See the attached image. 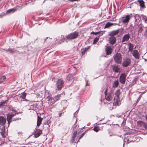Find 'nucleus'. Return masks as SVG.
Returning a JSON list of instances; mask_svg holds the SVG:
<instances>
[{
	"mask_svg": "<svg viewBox=\"0 0 147 147\" xmlns=\"http://www.w3.org/2000/svg\"><path fill=\"white\" fill-rule=\"evenodd\" d=\"M145 76H145V75H144V76H143V78H144L145 77Z\"/></svg>",
	"mask_w": 147,
	"mask_h": 147,
	"instance_id": "nucleus-54",
	"label": "nucleus"
},
{
	"mask_svg": "<svg viewBox=\"0 0 147 147\" xmlns=\"http://www.w3.org/2000/svg\"><path fill=\"white\" fill-rule=\"evenodd\" d=\"M98 32H99V34H99V36L100 35H102L104 33V32H103L102 31H99Z\"/></svg>",
	"mask_w": 147,
	"mask_h": 147,
	"instance_id": "nucleus-45",
	"label": "nucleus"
},
{
	"mask_svg": "<svg viewBox=\"0 0 147 147\" xmlns=\"http://www.w3.org/2000/svg\"><path fill=\"white\" fill-rule=\"evenodd\" d=\"M120 91L119 90H117L115 93V97H119V96L120 94Z\"/></svg>",
	"mask_w": 147,
	"mask_h": 147,
	"instance_id": "nucleus-33",
	"label": "nucleus"
},
{
	"mask_svg": "<svg viewBox=\"0 0 147 147\" xmlns=\"http://www.w3.org/2000/svg\"><path fill=\"white\" fill-rule=\"evenodd\" d=\"M48 103L49 106L52 105L55 102V101L52 97L49 96L47 97Z\"/></svg>",
	"mask_w": 147,
	"mask_h": 147,
	"instance_id": "nucleus-19",
	"label": "nucleus"
},
{
	"mask_svg": "<svg viewBox=\"0 0 147 147\" xmlns=\"http://www.w3.org/2000/svg\"><path fill=\"white\" fill-rule=\"evenodd\" d=\"M65 40H66L65 38H63L60 40V42H59V43L61 44L63 42H64Z\"/></svg>",
	"mask_w": 147,
	"mask_h": 147,
	"instance_id": "nucleus-44",
	"label": "nucleus"
},
{
	"mask_svg": "<svg viewBox=\"0 0 147 147\" xmlns=\"http://www.w3.org/2000/svg\"><path fill=\"white\" fill-rule=\"evenodd\" d=\"M110 36L109 38V42L110 44L113 45L116 42V38L115 36Z\"/></svg>",
	"mask_w": 147,
	"mask_h": 147,
	"instance_id": "nucleus-17",
	"label": "nucleus"
},
{
	"mask_svg": "<svg viewBox=\"0 0 147 147\" xmlns=\"http://www.w3.org/2000/svg\"><path fill=\"white\" fill-rule=\"evenodd\" d=\"M6 122L5 118L3 116H0V125L4 126Z\"/></svg>",
	"mask_w": 147,
	"mask_h": 147,
	"instance_id": "nucleus-18",
	"label": "nucleus"
},
{
	"mask_svg": "<svg viewBox=\"0 0 147 147\" xmlns=\"http://www.w3.org/2000/svg\"><path fill=\"white\" fill-rule=\"evenodd\" d=\"M86 51L84 49H82L81 53H82V55H83L84 54Z\"/></svg>",
	"mask_w": 147,
	"mask_h": 147,
	"instance_id": "nucleus-43",
	"label": "nucleus"
},
{
	"mask_svg": "<svg viewBox=\"0 0 147 147\" xmlns=\"http://www.w3.org/2000/svg\"><path fill=\"white\" fill-rule=\"evenodd\" d=\"M127 46L128 47L129 51H132L134 49V46L131 43H129L127 44Z\"/></svg>",
	"mask_w": 147,
	"mask_h": 147,
	"instance_id": "nucleus-24",
	"label": "nucleus"
},
{
	"mask_svg": "<svg viewBox=\"0 0 147 147\" xmlns=\"http://www.w3.org/2000/svg\"><path fill=\"white\" fill-rule=\"evenodd\" d=\"M145 119H146V121H147V115H146L145 116Z\"/></svg>",
	"mask_w": 147,
	"mask_h": 147,
	"instance_id": "nucleus-53",
	"label": "nucleus"
},
{
	"mask_svg": "<svg viewBox=\"0 0 147 147\" xmlns=\"http://www.w3.org/2000/svg\"><path fill=\"white\" fill-rule=\"evenodd\" d=\"M90 49V47H86V48H84V49H86V50L87 51V50H88V49Z\"/></svg>",
	"mask_w": 147,
	"mask_h": 147,
	"instance_id": "nucleus-50",
	"label": "nucleus"
},
{
	"mask_svg": "<svg viewBox=\"0 0 147 147\" xmlns=\"http://www.w3.org/2000/svg\"><path fill=\"white\" fill-rule=\"evenodd\" d=\"M64 81L61 79H59L55 84L56 90H60L63 85Z\"/></svg>",
	"mask_w": 147,
	"mask_h": 147,
	"instance_id": "nucleus-4",
	"label": "nucleus"
},
{
	"mask_svg": "<svg viewBox=\"0 0 147 147\" xmlns=\"http://www.w3.org/2000/svg\"><path fill=\"white\" fill-rule=\"evenodd\" d=\"M100 128L98 126L95 127L93 129V130H94V131L96 132H97L98 131L100 130Z\"/></svg>",
	"mask_w": 147,
	"mask_h": 147,
	"instance_id": "nucleus-40",
	"label": "nucleus"
},
{
	"mask_svg": "<svg viewBox=\"0 0 147 147\" xmlns=\"http://www.w3.org/2000/svg\"><path fill=\"white\" fill-rule=\"evenodd\" d=\"M19 7V6H18L16 8L14 7L12 9H10L6 11V14H9V13H13L16 11L18 9V7Z\"/></svg>",
	"mask_w": 147,
	"mask_h": 147,
	"instance_id": "nucleus-16",
	"label": "nucleus"
},
{
	"mask_svg": "<svg viewBox=\"0 0 147 147\" xmlns=\"http://www.w3.org/2000/svg\"><path fill=\"white\" fill-rule=\"evenodd\" d=\"M62 113H59V117H60L61 115V114H62Z\"/></svg>",
	"mask_w": 147,
	"mask_h": 147,
	"instance_id": "nucleus-51",
	"label": "nucleus"
},
{
	"mask_svg": "<svg viewBox=\"0 0 147 147\" xmlns=\"http://www.w3.org/2000/svg\"><path fill=\"white\" fill-rule=\"evenodd\" d=\"M131 16L129 15H127L125 17L122 18V22L123 23H128L131 18Z\"/></svg>",
	"mask_w": 147,
	"mask_h": 147,
	"instance_id": "nucleus-11",
	"label": "nucleus"
},
{
	"mask_svg": "<svg viewBox=\"0 0 147 147\" xmlns=\"http://www.w3.org/2000/svg\"><path fill=\"white\" fill-rule=\"evenodd\" d=\"M51 121H50L49 119H45L43 122V123L44 125H48L47 127L48 128L50 126Z\"/></svg>",
	"mask_w": 147,
	"mask_h": 147,
	"instance_id": "nucleus-22",
	"label": "nucleus"
},
{
	"mask_svg": "<svg viewBox=\"0 0 147 147\" xmlns=\"http://www.w3.org/2000/svg\"><path fill=\"white\" fill-rule=\"evenodd\" d=\"M79 109H78L74 114V116H75V115H76L78 112V111Z\"/></svg>",
	"mask_w": 147,
	"mask_h": 147,
	"instance_id": "nucleus-48",
	"label": "nucleus"
},
{
	"mask_svg": "<svg viewBox=\"0 0 147 147\" xmlns=\"http://www.w3.org/2000/svg\"><path fill=\"white\" fill-rule=\"evenodd\" d=\"M141 123H143V126L144 127L146 128L147 129V123H145L142 121H139Z\"/></svg>",
	"mask_w": 147,
	"mask_h": 147,
	"instance_id": "nucleus-41",
	"label": "nucleus"
},
{
	"mask_svg": "<svg viewBox=\"0 0 147 147\" xmlns=\"http://www.w3.org/2000/svg\"><path fill=\"white\" fill-rule=\"evenodd\" d=\"M115 62L118 64L121 63L122 60L121 55L120 53H117L114 56Z\"/></svg>",
	"mask_w": 147,
	"mask_h": 147,
	"instance_id": "nucleus-5",
	"label": "nucleus"
},
{
	"mask_svg": "<svg viewBox=\"0 0 147 147\" xmlns=\"http://www.w3.org/2000/svg\"><path fill=\"white\" fill-rule=\"evenodd\" d=\"M99 36H98V37H96L94 40L93 42V44H96V42L98 41L99 40Z\"/></svg>",
	"mask_w": 147,
	"mask_h": 147,
	"instance_id": "nucleus-35",
	"label": "nucleus"
},
{
	"mask_svg": "<svg viewBox=\"0 0 147 147\" xmlns=\"http://www.w3.org/2000/svg\"><path fill=\"white\" fill-rule=\"evenodd\" d=\"M112 49L110 47L106 46L105 51L106 54L107 55H109L111 54L112 52Z\"/></svg>",
	"mask_w": 147,
	"mask_h": 147,
	"instance_id": "nucleus-20",
	"label": "nucleus"
},
{
	"mask_svg": "<svg viewBox=\"0 0 147 147\" xmlns=\"http://www.w3.org/2000/svg\"><path fill=\"white\" fill-rule=\"evenodd\" d=\"M11 113H8L7 115V120L8 122V126L10 123L12 121H16L18 119H19L18 118H15L12 119V118L17 114L19 113H17V111L13 108H11L10 109Z\"/></svg>",
	"mask_w": 147,
	"mask_h": 147,
	"instance_id": "nucleus-1",
	"label": "nucleus"
},
{
	"mask_svg": "<svg viewBox=\"0 0 147 147\" xmlns=\"http://www.w3.org/2000/svg\"><path fill=\"white\" fill-rule=\"evenodd\" d=\"M142 19L144 20L146 23H147V17L143 15H142Z\"/></svg>",
	"mask_w": 147,
	"mask_h": 147,
	"instance_id": "nucleus-39",
	"label": "nucleus"
},
{
	"mask_svg": "<svg viewBox=\"0 0 147 147\" xmlns=\"http://www.w3.org/2000/svg\"><path fill=\"white\" fill-rule=\"evenodd\" d=\"M119 32V29L112 31L109 33L108 36H114L117 35Z\"/></svg>",
	"mask_w": 147,
	"mask_h": 147,
	"instance_id": "nucleus-12",
	"label": "nucleus"
},
{
	"mask_svg": "<svg viewBox=\"0 0 147 147\" xmlns=\"http://www.w3.org/2000/svg\"><path fill=\"white\" fill-rule=\"evenodd\" d=\"M138 2H139L140 6L141 7L144 8L145 7L144 2L143 0H138Z\"/></svg>",
	"mask_w": 147,
	"mask_h": 147,
	"instance_id": "nucleus-25",
	"label": "nucleus"
},
{
	"mask_svg": "<svg viewBox=\"0 0 147 147\" xmlns=\"http://www.w3.org/2000/svg\"><path fill=\"white\" fill-rule=\"evenodd\" d=\"M77 131H75L73 133L71 138V141L72 142H74L75 141V138L76 137V134H77Z\"/></svg>",
	"mask_w": 147,
	"mask_h": 147,
	"instance_id": "nucleus-23",
	"label": "nucleus"
},
{
	"mask_svg": "<svg viewBox=\"0 0 147 147\" xmlns=\"http://www.w3.org/2000/svg\"><path fill=\"white\" fill-rule=\"evenodd\" d=\"M7 51H9L11 53H15L16 51V50L14 49H8L6 50Z\"/></svg>",
	"mask_w": 147,
	"mask_h": 147,
	"instance_id": "nucleus-38",
	"label": "nucleus"
},
{
	"mask_svg": "<svg viewBox=\"0 0 147 147\" xmlns=\"http://www.w3.org/2000/svg\"><path fill=\"white\" fill-rule=\"evenodd\" d=\"M86 86H89V84H88V81L86 80Z\"/></svg>",
	"mask_w": 147,
	"mask_h": 147,
	"instance_id": "nucleus-47",
	"label": "nucleus"
},
{
	"mask_svg": "<svg viewBox=\"0 0 147 147\" xmlns=\"http://www.w3.org/2000/svg\"><path fill=\"white\" fill-rule=\"evenodd\" d=\"M134 17L135 19L134 27L136 28H138L142 25L141 21H140L141 18L139 15L138 14H136Z\"/></svg>",
	"mask_w": 147,
	"mask_h": 147,
	"instance_id": "nucleus-2",
	"label": "nucleus"
},
{
	"mask_svg": "<svg viewBox=\"0 0 147 147\" xmlns=\"http://www.w3.org/2000/svg\"><path fill=\"white\" fill-rule=\"evenodd\" d=\"M26 96V94L25 92H23L22 93L20 96V97L24 99Z\"/></svg>",
	"mask_w": 147,
	"mask_h": 147,
	"instance_id": "nucleus-36",
	"label": "nucleus"
},
{
	"mask_svg": "<svg viewBox=\"0 0 147 147\" xmlns=\"http://www.w3.org/2000/svg\"><path fill=\"white\" fill-rule=\"evenodd\" d=\"M119 84V83L118 80H116L114 81L112 84V87L114 88H117Z\"/></svg>",
	"mask_w": 147,
	"mask_h": 147,
	"instance_id": "nucleus-26",
	"label": "nucleus"
},
{
	"mask_svg": "<svg viewBox=\"0 0 147 147\" xmlns=\"http://www.w3.org/2000/svg\"><path fill=\"white\" fill-rule=\"evenodd\" d=\"M84 133H83V134H82L80 136V137H79V139H80L81 138L83 137V136H84Z\"/></svg>",
	"mask_w": 147,
	"mask_h": 147,
	"instance_id": "nucleus-46",
	"label": "nucleus"
},
{
	"mask_svg": "<svg viewBox=\"0 0 147 147\" xmlns=\"http://www.w3.org/2000/svg\"><path fill=\"white\" fill-rule=\"evenodd\" d=\"M42 120V119L41 117H39L38 116L37 127L38 126V127L40 124Z\"/></svg>",
	"mask_w": 147,
	"mask_h": 147,
	"instance_id": "nucleus-28",
	"label": "nucleus"
},
{
	"mask_svg": "<svg viewBox=\"0 0 147 147\" xmlns=\"http://www.w3.org/2000/svg\"><path fill=\"white\" fill-rule=\"evenodd\" d=\"M113 71L116 73L119 72L120 68L118 65H112Z\"/></svg>",
	"mask_w": 147,
	"mask_h": 147,
	"instance_id": "nucleus-14",
	"label": "nucleus"
},
{
	"mask_svg": "<svg viewBox=\"0 0 147 147\" xmlns=\"http://www.w3.org/2000/svg\"><path fill=\"white\" fill-rule=\"evenodd\" d=\"M107 89H106L105 91V98L106 100L108 101H111L113 100V93L111 92L107 93Z\"/></svg>",
	"mask_w": 147,
	"mask_h": 147,
	"instance_id": "nucleus-6",
	"label": "nucleus"
},
{
	"mask_svg": "<svg viewBox=\"0 0 147 147\" xmlns=\"http://www.w3.org/2000/svg\"><path fill=\"white\" fill-rule=\"evenodd\" d=\"M132 54L136 59H138L139 58L140 55L138 50H134L132 52Z\"/></svg>",
	"mask_w": 147,
	"mask_h": 147,
	"instance_id": "nucleus-13",
	"label": "nucleus"
},
{
	"mask_svg": "<svg viewBox=\"0 0 147 147\" xmlns=\"http://www.w3.org/2000/svg\"><path fill=\"white\" fill-rule=\"evenodd\" d=\"M121 103L119 97H115L114 100L113 105L115 106H119Z\"/></svg>",
	"mask_w": 147,
	"mask_h": 147,
	"instance_id": "nucleus-9",
	"label": "nucleus"
},
{
	"mask_svg": "<svg viewBox=\"0 0 147 147\" xmlns=\"http://www.w3.org/2000/svg\"><path fill=\"white\" fill-rule=\"evenodd\" d=\"M61 95V94H59L57 95L56 96H55L53 98L56 102V101L60 99Z\"/></svg>",
	"mask_w": 147,
	"mask_h": 147,
	"instance_id": "nucleus-27",
	"label": "nucleus"
},
{
	"mask_svg": "<svg viewBox=\"0 0 147 147\" xmlns=\"http://www.w3.org/2000/svg\"><path fill=\"white\" fill-rule=\"evenodd\" d=\"M79 109H78L74 114V116H75V115H76L78 112V111Z\"/></svg>",
	"mask_w": 147,
	"mask_h": 147,
	"instance_id": "nucleus-49",
	"label": "nucleus"
},
{
	"mask_svg": "<svg viewBox=\"0 0 147 147\" xmlns=\"http://www.w3.org/2000/svg\"><path fill=\"white\" fill-rule=\"evenodd\" d=\"M130 37V34L128 33L127 34H124L123 38L122 41L124 42L128 41Z\"/></svg>",
	"mask_w": 147,
	"mask_h": 147,
	"instance_id": "nucleus-10",
	"label": "nucleus"
},
{
	"mask_svg": "<svg viewBox=\"0 0 147 147\" xmlns=\"http://www.w3.org/2000/svg\"><path fill=\"white\" fill-rule=\"evenodd\" d=\"M137 77H135L132 80V81L131 82V86L134 85L136 83L137 81Z\"/></svg>",
	"mask_w": 147,
	"mask_h": 147,
	"instance_id": "nucleus-31",
	"label": "nucleus"
},
{
	"mask_svg": "<svg viewBox=\"0 0 147 147\" xmlns=\"http://www.w3.org/2000/svg\"><path fill=\"white\" fill-rule=\"evenodd\" d=\"M5 126H4V127H2L0 130V134L3 138H4L5 137Z\"/></svg>",
	"mask_w": 147,
	"mask_h": 147,
	"instance_id": "nucleus-21",
	"label": "nucleus"
},
{
	"mask_svg": "<svg viewBox=\"0 0 147 147\" xmlns=\"http://www.w3.org/2000/svg\"><path fill=\"white\" fill-rule=\"evenodd\" d=\"M42 130L40 129H36L34 134L35 137L36 138L38 137L42 134Z\"/></svg>",
	"mask_w": 147,
	"mask_h": 147,
	"instance_id": "nucleus-15",
	"label": "nucleus"
},
{
	"mask_svg": "<svg viewBox=\"0 0 147 147\" xmlns=\"http://www.w3.org/2000/svg\"><path fill=\"white\" fill-rule=\"evenodd\" d=\"M7 100L2 101L0 102V107H3L4 106H5L7 105Z\"/></svg>",
	"mask_w": 147,
	"mask_h": 147,
	"instance_id": "nucleus-30",
	"label": "nucleus"
},
{
	"mask_svg": "<svg viewBox=\"0 0 147 147\" xmlns=\"http://www.w3.org/2000/svg\"><path fill=\"white\" fill-rule=\"evenodd\" d=\"M127 76V74L124 73L121 74L119 78L121 83L122 84H124L125 83Z\"/></svg>",
	"mask_w": 147,
	"mask_h": 147,
	"instance_id": "nucleus-7",
	"label": "nucleus"
},
{
	"mask_svg": "<svg viewBox=\"0 0 147 147\" xmlns=\"http://www.w3.org/2000/svg\"><path fill=\"white\" fill-rule=\"evenodd\" d=\"M48 37H47L46 38H45L44 39V42H45L46 41V40L48 38Z\"/></svg>",
	"mask_w": 147,
	"mask_h": 147,
	"instance_id": "nucleus-52",
	"label": "nucleus"
},
{
	"mask_svg": "<svg viewBox=\"0 0 147 147\" xmlns=\"http://www.w3.org/2000/svg\"><path fill=\"white\" fill-rule=\"evenodd\" d=\"M99 32H92L91 33H90V34H94V35H97V34H99Z\"/></svg>",
	"mask_w": 147,
	"mask_h": 147,
	"instance_id": "nucleus-42",
	"label": "nucleus"
},
{
	"mask_svg": "<svg viewBox=\"0 0 147 147\" xmlns=\"http://www.w3.org/2000/svg\"><path fill=\"white\" fill-rule=\"evenodd\" d=\"M131 63V60L128 58L124 59L122 63V65L124 67H126L129 66Z\"/></svg>",
	"mask_w": 147,
	"mask_h": 147,
	"instance_id": "nucleus-8",
	"label": "nucleus"
},
{
	"mask_svg": "<svg viewBox=\"0 0 147 147\" xmlns=\"http://www.w3.org/2000/svg\"><path fill=\"white\" fill-rule=\"evenodd\" d=\"M145 80V81H147V79H146Z\"/></svg>",
	"mask_w": 147,
	"mask_h": 147,
	"instance_id": "nucleus-56",
	"label": "nucleus"
},
{
	"mask_svg": "<svg viewBox=\"0 0 147 147\" xmlns=\"http://www.w3.org/2000/svg\"><path fill=\"white\" fill-rule=\"evenodd\" d=\"M113 25V23H111L110 22H107L105 25V28H108Z\"/></svg>",
	"mask_w": 147,
	"mask_h": 147,
	"instance_id": "nucleus-32",
	"label": "nucleus"
},
{
	"mask_svg": "<svg viewBox=\"0 0 147 147\" xmlns=\"http://www.w3.org/2000/svg\"><path fill=\"white\" fill-rule=\"evenodd\" d=\"M78 32L75 31L69 34L66 36V38L68 39H74L78 37Z\"/></svg>",
	"mask_w": 147,
	"mask_h": 147,
	"instance_id": "nucleus-3",
	"label": "nucleus"
},
{
	"mask_svg": "<svg viewBox=\"0 0 147 147\" xmlns=\"http://www.w3.org/2000/svg\"><path fill=\"white\" fill-rule=\"evenodd\" d=\"M146 36H147V31L146 32Z\"/></svg>",
	"mask_w": 147,
	"mask_h": 147,
	"instance_id": "nucleus-55",
	"label": "nucleus"
},
{
	"mask_svg": "<svg viewBox=\"0 0 147 147\" xmlns=\"http://www.w3.org/2000/svg\"><path fill=\"white\" fill-rule=\"evenodd\" d=\"M139 27V29L138 30V31L139 33H141L143 30V28L144 26H143L142 25H140Z\"/></svg>",
	"mask_w": 147,
	"mask_h": 147,
	"instance_id": "nucleus-34",
	"label": "nucleus"
},
{
	"mask_svg": "<svg viewBox=\"0 0 147 147\" xmlns=\"http://www.w3.org/2000/svg\"><path fill=\"white\" fill-rule=\"evenodd\" d=\"M5 79V77L3 76L0 77V84L3 82Z\"/></svg>",
	"mask_w": 147,
	"mask_h": 147,
	"instance_id": "nucleus-37",
	"label": "nucleus"
},
{
	"mask_svg": "<svg viewBox=\"0 0 147 147\" xmlns=\"http://www.w3.org/2000/svg\"><path fill=\"white\" fill-rule=\"evenodd\" d=\"M67 79L69 82H72L73 80V77L71 75L69 74L67 77Z\"/></svg>",
	"mask_w": 147,
	"mask_h": 147,
	"instance_id": "nucleus-29",
	"label": "nucleus"
}]
</instances>
